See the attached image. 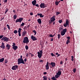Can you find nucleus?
I'll return each instance as SVG.
<instances>
[{
  "instance_id": "obj_10",
  "label": "nucleus",
  "mask_w": 80,
  "mask_h": 80,
  "mask_svg": "<svg viewBox=\"0 0 80 80\" xmlns=\"http://www.w3.org/2000/svg\"><path fill=\"white\" fill-rule=\"evenodd\" d=\"M55 16H52V18H51L50 21L51 22H53L55 21Z\"/></svg>"
},
{
  "instance_id": "obj_32",
  "label": "nucleus",
  "mask_w": 80,
  "mask_h": 80,
  "mask_svg": "<svg viewBox=\"0 0 80 80\" xmlns=\"http://www.w3.org/2000/svg\"><path fill=\"white\" fill-rule=\"evenodd\" d=\"M51 79L53 80H57V79L55 77H52V78H51Z\"/></svg>"
},
{
  "instance_id": "obj_40",
  "label": "nucleus",
  "mask_w": 80,
  "mask_h": 80,
  "mask_svg": "<svg viewBox=\"0 0 80 80\" xmlns=\"http://www.w3.org/2000/svg\"><path fill=\"white\" fill-rule=\"evenodd\" d=\"M71 58H71V60L72 61H73V60H74V59H73V56H71Z\"/></svg>"
},
{
  "instance_id": "obj_52",
  "label": "nucleus",
  "mask_w": 80,
  "mask_h": 80,
  "mask_svg": "<svg viewBox=\"0 0 80 80\" xmlns=\"http://www.w3.org/2000/svg\"><path fill=\"white\" fill-rule=\"evenodd\" d=\"M33 12H30V15L31 16H32L33 15Z\"/></svg>"
},
{
  "instance_id": "obj_58",
  "label": "nucleus",
  "mask_w": 80,
  "mask_h": 80,
  "mask_svg": "<svg viewBox=\"0 0 80 80\" xmlns=\"http://www.w3.org/2000/svg\"><path fill=\"white\" fill-rule=\"evenodd\" d=\"M28 53H27L26 54V56L27 57H28Z\"/></svg>"
},
{
  "instance_id": "obj_7",
  "label": "nucleus",
  "mask_w": 80,
  "mask_h": 80,
  "mask_svg": "<svg viewBox=\"0 0 80 80\" xmlns=\"http://www.w3.org/2000/svg\"><path fill=\"white\" fill-rule=\"evenodd\" d=\"M2 45L0 46V48L2 49H4L6 48L5 46V43L4 42H2L1 43Z\"/></svg>"
},
{
  "instance_id": "obj_8",
  "label": "nucleus",
  "mask_w": 80,
  "mask_h": 80,
  "mask_svg": "<svg viewBox=\"0 0 80 80\" xmlns=\"http://www.w3.org/2000/svg\"><path fill=\"white\" fill-rule=\"evenodd\" d=\"M31 39L33 41H36L37 40V39L35 37H34L33 35H32L31 37Z\"/></svg>"
},
{
  "instance_id": "obj_46",
  "label": "nucleus",
  "mask_w": 80,
  "mask_h": 80,
  "mask_svg": "<svg viewBox=\"0 0 80 80\" xmlns=\"http://www.w3.org/2000/svg\"><path fill=\"white\" fill-rule=\"evenodd\" d=\"M68 25H67L66 23H65L64 25H63V26L65 27H67V26Z\"/></svg>"
},
{
  "instance_id": "obj_54",
  "label": "nucleus",
  "mask_w": 80,
  "mask_h": 80,
  "mask_svg": "<svg viewBox=\"0 0 80 80\" xmlns=\"http://www.w3.org/2000/svg\"><path fill=\"white\" fill-rule=\"evenodd\" d=\"M4 2H7L8 1V0H4Z\"/></svg>"
},
{
  "instance_id": "obj_27",
  "label": "nucleus",
  "mask_w": 80,
  "mask_h": 80,
  "mask_svg": "<svg viewBox=\"0 0 80 80\" xmlns=\"http://www.w3.org/2000/svg\"><path fill=\"white\" fill-rule=\"evenodd\" d=\"M60 12H57V11L56 12V16H57V15L60 14Z\"/></svg>"
},
{
  "instance_id": "obj_63",
  "label": "nucleus",
  "mask_w": 80,
  "mask_h": 80,
  "mask_svg": "<svg viewBox=\"0 0 80 80\" xmlns=\"http://www.w3.org/2000/svg\"><path fill=\"white\" fill-rule=\"evenodd\" d=\"M60 56V54H58V56H57V57H59V56Z\"/></svg>"
},
{
  "instance_id": "obj_28",
  "label": "nucleus",
  "mask_w": 80,
  "mask_h": 80,
  "mask_svg": "<svg viewBox=\"0 0 80 80\" xmlns=\"http://www.w3.org/2000/svg\"><path fill=\"white\" fill-rule=\"evenodd\" d=\"M63 30V28L61 27L59 28V32H60L61 31H62Z\"/></svg>"
},
{
  "instance_id": "obj_4",
  "label": "nucleus",
  "mask_w": 80,
  "mask_h": 80,
  "mask_svg": "<svg viewBox=\"0 0 80 80\" xmlns=\"http://www.w3.org/2000/svg\"><path fill=\"white\" fill-rule=\"evenodd\" d=\"M67 29L66 28L64 29L61 32V35L62 36H63L65 34L66 32H67Z\"/></svg>"
},
{
  "instance_id": "obj_61",
  "label": "nucleus",
  "mask_w": 80,
  "mask_h": 80,
  "mask_svg": "<svg viewBox=\"0 0 80 80\" xmlns=\"http://www.w3.org/2000/svg\"><path fill=\"white\" fill-rule=\"evenodd\" d=\"M3 30H4L5 31L6 30V28L5 27H4Z\"/></svg>"
},
{
  "instance_id": "obj_19",
  "label": "nucleus",
  "mask_w": 80,
  "mask_h": 80,
  "mask_svg": "<svg viewBox=\"0 0 80 80\" xmlns=\"http://www.w3.org/2000/svg\"><path fill=\"white\" fill-rule=\"evenodd\" d=\"M18 48V47L16 46H15L12 47V49H14V50H16Z\"/></svg>"
},
{
  "instance_id": "obj_12",
  "label": "nucleus",
  "mask_w": 80,
  "mask_h": 80,
  "mask_svg": "<svg viewBox=\"0 0 80 80\" xmlns=\"http://www.w3.org/2000/svg\"><path fill=\"white\" fill-rule=\"evenodd\" d=\"M10 46L8 44L6 45V48L8 50H9L10 48Z\"/></svg>"
},
{
  "instance_id": "obj_48",
  "label": "nucleus",
  "mask_w": 80,
  "mask_h": 80,
  "mask_svg": "<svg viewBox=\"0 0 80 80\" xmlns=\"http://www.w3.org/2000/svg\"><path fill=\"white\" fill-rule=\"evenodd\" d=\"M18 35L19 37H20L21 36V32H18Z\"/></svg>"
},
{
  "instance_id": "obj_21",
  "label": "nucleus",
  "mask_w": 80,
  "mask_h": 80,
  "mask_svg": "<svg viewBox=\"0 0 80 80\" xmlns=\"http://www.w3.org/2000/svg\"><path fill=\"white\" fill-rule=\"evenodd\" d=\"M9 11V9L8 8H6L5 9V11L4 13L6 14V13L8 12Z\"/></svg>"
},
{
  "instance_id": "obj_29",
  "label": "nucleus",
  "mask_w": 80,
  "mask_h": 80,
  "mask_svg": "<svg viewBox=\"0 0 80 80\" xmlns=\"http://www.w3.org/2000/svg\"><path fill=\"white\" fill-rule=\"evenodd\" d=\"M59 3V2H58L57 1H55V4L56 5H58V4Z\"/></svg>"
},
{
  "instance_id": "obj_1",
  "label": "nucleus",
  "mask_w": 80,
  "mask_h": 80,
  "mask_svg": "<svg viewBox=\"0 0 80 80\" xmlns=\"http://www.w3.org/2000/svg\"><path fill=\"white\" fill-rule=\"evenodd\" d=\"M29 39L27 37H25L24 38L23 40V42L24 43H26L27 44H28L29 43Z\"/></svg>"
},
{
  "instance_id": "obj_42",
  "label": "nucleus",
  "mask_w": 80,
  "mask_h": 80,
  "mask_svg": "<svg viewBox=\"0 0 80 80\" xmlns=\"http://www.w3.org/2000/svg\"><path fill=\"white\" fill-rule=\"evenodd\" d=\"M49 37H54V36H53L52 34H50L49 35Z\"/></svg>"
},
{
  "instance_id": "obj_20",
  "label": "nucleus",
  "mask_w": 80,
  "mask_h": 80,
  "mask_svg": "<svg viewBox=\"0 0 80 80\" xmlns=\"http://www.w3.org/2000/svg\"><path fill=\"white\" fill-rule=\"evenodd\" d=\"M43 80H47V79H48V78L46 76H44L43 77Z\"/></svg>"
},
{
  "instance_id": "obj_39",
  "label": "nucleus",
  "mask_w": 80,
  "mask_h": 80,
  "mask_svg": "<svg viewBox=\"0 0 80 80\" xmlns=\"http://www.w3.org/2000/svg\"><path fill=\"white\" fill-rule=\"evenodd\" d=\"M39 53L42 54L43 53V51L42 50L39 51Z\"/></svg>"
},
{
  "instance_id": "obj_37",
  "label": "nucleus",
  "mask_w": 80,
  "mask_h": 80,
  "mask_svg": "<svg viewBox=\"0 0 80 80\" xmlns=\"http://www.w3.org/2000/svg\"><path fill=\"white\" fill-rule=\"evenodd\" d=\"M70 42H69V40H67V42H66V44H68V43H70Z\"/></svg>"
},
{
  "instance_id": "obj_64",
  "label": "nucleus",
  "mask_w": 80,
  "mask_h": 80,
  "mask_svg": "<svg viewBox=\"0 0 80 80\" xmlns=\"http://www.w3.org/2000/svg\"><path fill=\"white\" fill-rule=\"evenodd\" d=\"M55 21L53 22V24L54 25H55Z\"/></svg>"
},
{
  "instance_id": "obj_30",
  "label": "nucleus",
  "mask_w": 80,
  "mask_h": 80,
  "mask_svg": "<svg viewBox=\"0 0 80 80\" xmlns=\"http://www.w3.org/2000/svg\"><path fill=\"white\" fill-rule=\"evenodd\" d=\"M26 49V50H28V49L29 48L28 45H26L25 47Z\"/></svg>"
},
{
  "instance_id": "obj_9",
  "label": "nucleus",
  "mask_w": 80,
  "mask_h": 80,
  "mask_svg": "<svg viewBox=\"0 0 80 80\" xmlns=\"http://www.w3.org/2000/svg\"><path fill=\"white\" fill-rule=\"evenodd\" d=\"M40 7L41 8H44L46 7V6H45V3H41L40 4Z\"/></svg>"
},
{
  "instance_id": "obj_34",
  "label": "nucleus",
  "mask_w": 80,
  "mask_h": 80,
  "mask_svg": "<svg viewBox=\"0 0 80 80\" xmlns=\"http://www.w3.org/2000/svg\"><path fill=\"white\" fill-rule=\"evenodd\" d=\"M55 77L56 78H58L59 77H60V76L56 74L55 75Z\"/></svg>"
},
{
  "instance_id": "obj_44",
  "label": "nucleus",
  "mask_w": 80,
  "mask_h": 80,
  "mask_svg": "<svg viewBox=\"0 0 80 80\" xmlns=\"http://www.w3.org/2000/svg\"><path fill=\"white\" fill-rule=\"evenodd\" d=\"M4 37L3 35L0 36V39H2Z\"/></svg>"
},
{
  "instance_id": "obj_41",
  "label": "nucleus",
  "mask_w": 80,
  "mask_h": 80,
  "mask_svg": "<svg viewBox=\"0 0 80 80\" xmlns=\"http://www.w3.org/2000/svg\"><path fill=\"white\" fill-rule=\"evenodd\" d=\"M25 23H22V24H21V26H23L25 25Z\"/></svg>"
},
{
  "instance_id": "obj_35",
  "label": "nucleus",
  "mask_w": 80,
  "mask_h": 80,
  "mask_svg": "<svg viewBox=\"0 0 80 80\" xmlns=\"http://www.w3.org/2000/svg\"><path fill=\"white\" fill-rule=\"evenodd\" d=\"M8 62V60L7 59H6L4 60V63H7Z\"/></svg>"
},
{
  "instance_id": "obj_22",
  "label": "nucleus",
  "mask_w": 80,
  "mask_h": 80,
  "mask_svg": "<svg viewBox=\"0 0 80 80\" xmlns=\"http://www.w3.org/2000/svg\"><path fill=\"white\" fill-rule=\"evenodd\" d=\"M4 59L3 58H2L1 59H0V62H2L4 61Z\"/></svg>"
},
{
  "instance_id": "obj_24",
  "label": "nucleus",
  "mask_w": 80,
  "mask_h": 80,
  "mask_svg": "<svg viewBox=\"0 0 80 80\" xmlns=\"http://www.w3.org/2000/svg\"><path fill=\"white\" fill-rule=\"evenodd\" d=\"M32 32H33L35 33L34 34V36H35L37 33V32L36 31V30H33Z\"/></svg>"
},
{
  "instance_id": "obj_6",
  "label": "nucleus",
  "mask_w": 80,
  "mask_h": 80,
  "mask_svg": "<svg viewBox=\"0 0 80 80\" xmlns=\"http://www.w3.org/2000/svg\"><path fill=\"white\" fill-rule=\"evenodd\" d=\"M18 68V66L16 65L13 66L12 68V69L13 70H16Z\"/></svg>"
},
{
  "instance_id": "obj_5",
  "label": "nucleus",
  "mask_w": 80,
  "mask_h": 80,
  "mask_svg": "<svg viewBox=\"0 0 80 80\" xmlns=\"http://www.w3.org/2000/svg\"><path fill=\"white\" fill-rule=\"evenodd\" d=\"M9 38H7V37H3L1 39L2 40H3L4 41H6V42H8V41Z\"/></svg>"
},
{
  "instance_id": "obj_60",
  "label": "nucleus",
  "mask_w": 80,
  "mask_h": 80,
  "mask_svg": "<svg viewBox=\"0 0 80 80\" xmlns=\"http://www.w3.org/2000/svg\"><path fill=\"white\" fill-rule=\"evenodd\" d=\"M22 58V55H21L20 56V58H18V59H23V58Z\"/></svg>"
},
{
  "instance_id": "obj_3",
  "label": "nucleus",
  "mask_w": 80,
  "mask_h": 80,
  "mask_svg": "<svg viewBox=\"0 0 80 80\" xmlns=\"http://www.w3.org/2000/svg\"><path fill=\"white\" fill-rule=\"evenodd\" d=\"M23 18H20L19 19H17L15 21V23H17L18 22H21L23 20Z\"/></svg>"
},
{
  "instance_id": "obj_31",
  "label": "nucleus",
  "mask_w": 80,
  "mask_h": 80,
  "mask_svg": "<svg viewBox=\"0 0 80 80\" xmlns=\"http://www.w3.org/2000/svg\"><path fill=\"white\" fill-rule=\"evenodd\" d=\"M7 28L9 30H10V28L9 25L7 24Z\"/></svg>"
},
{
  "instance_id": "obj_56",
  "label": "nucleus",
  "mask_w": 80,
  "mask_h": 80,
  "mask_svg": "<svg viewBox=\"0 0 80 80\" xmlns=\"http://www.w3.org/2000/svg\"><path fill=\"white\" fill-rule=\"evenodd\" d=\"M24 61L26 62L27 61V59L26 58H25L24 60Z\"/></svg>"
},
{
  "instance_id": "obj_38",
  "label": "nucleus",
  "mask_w": 80,
  "mask_h": 80,
  "mask_svg": "<svg viewBox=\"0 0 80 80\" xmlns=\"http://www.w3.org/2000/svg\"><path fill=\"white\" fill-rule=\"evenodd\" d=\"M58 38L59 39H60V34H58Z\"/></svg>"
},
{
  "instance_id": "obj_57",
  "label": "nucleus",
  "mask_w": 80,
  "mask_h": 80,
  "mask_svg": "<svg viewBox=\"0 0 80 80\" xmlns=\"http://www.w3.org/2000/svg\"><path fill=\"white\" fill-rule=\"evenodd\" d=\"M47 72H43V74L45 75L47 74Z\"/></svg>"
},
{
  "instance_id": "obj_14",
  "label": "nucleus",
  "mask_w": 80,
  "mask_h": 80,
  "mask_svg": "<svg viewBox=\"0 0 80 80\" xmlns=\"http://www.w3.org/2000/svg\"><path fill=\"white\" fill-rule=\"evenodd\" d=\"M36 2L37 1L36 0H34L32 2V4L33 5V6H35L36 4Z\"/></svg>"
},
{
  "instance_id": "obj_51",
  "label": "nucleus",
  "mask_w": 80,
  "mask_h": 80,
  "mask_svg": "<svg viewBox=\"0 0 80 80\" xmlns=\"http://www.w3.org/2000/svg\"><path fill=\"white\" fill-rule=\"evenodd\" d=\"M35 6H36V7H39V4H35Z\"/></svg>"
},
{
  "instance_id": "obj_59",
  "label": "nucleus",
  "mask_w": 80,
  "mask_h": 80,
  "mask_svg": "<svg viewBox=\"0 0 80 80\" xmlns=\"http://www.w3.org/2000/svg\"><path fill=\"white\" fill-rule=\"evenodd\" d=\"M51 41H53V38H52L51 39Z\"/></svg>"
},
{
  "instance_id": "obj_33",
  "label": "nucleus",
  "mask_w": 80,
  "mask_h": 80,
  "mask_svg": "<svg viewBox=\"0 0 80 80\" xmlns=\"http://www.w3.org/2000/svg\"><path fill=\"white\" fill-rule=\"evenodd\" d=\"M44 17V16L43 15H42V14L41 13V14H40V18H43Z\"/></svg>"
},
{
  "instance_id": "obj_23",
  "label": "nucleus",
  "mask_w": 80,
  "mask_h": 80,
  "mask_svg": "<svg viewBox=\"0 0 80 80\" xmlns=\"http://www.w3.org/2000/svg\"><path fill=\"white\" fill-rule=\"evenodd\" d=\"M66 24L68 25H69V21L68 19H67L66 21Z\"/></svg>"
},
{
  "instance_id": "obj_16",
  "label": "nucleus",
  "mask_w": 80,
  "mask_h": 80,
  "mask_svg": "<svg viewBox=\"0 0 80 80\" xmlns=\"http://www.w3.org/2000/svg\"><path fill=\"white\" fill-rule=\"evenodd\" d=\"M50 64L51 65L52 67H55V63L54 62H51L50 63Z\"/></svg>"
},
{
  "instance_id": "obj_2",
  "label": "nucleus",
  "mask_w": 80,
  "mask_h": 80,
  "mask_svg": "<svg viewBox=\"0 0 80 80\" xmlns=\"http://www.w3.org/2000/svg\"><path fill=\"white\" fill-rule=\"evenodd\" d=\"M18 64L19 65L21 63L25 64V63L23 59H18Z\"/></svg>"
},
{
  "instance_id": "obj_25",
  "label": "nucleus",
  "mask_w": 80,
  "mask_h": 80,
  "mask_svg": "<svg viewBox=\"0 0 80 80\" xmlns=\"http://www.w3.org/2000/svg\"><path fill=\"white\" fill-rule=\"evenodd\" d=\"M13 18L14 19H16L17 18V16L16 15V14H15V15H14L13 16Z\"/></svg>"
},
{
  "instance_id": "obj_62",
  "label": "nucleus",
  "mask_w": 80,
  "mask_h": 80,
  "mask_svg": "<svg viewBox=\"0 0 80 80\" xmlns=\"http://www.w3.org/2000/svg\"><path fill=\"white\" fill-rule=\"evenodd\" d=\"M60 64H62V62L61 61L60 62Z\"/></svg>"
},
{
  "instance_id": "obj_43",
  "label": "nucleus",
  "mask_w": 80,
  "mask_h": 80,
  "mask_svg": "<svg viewBox=\"0 0 80 80\" xmlns=\"http://www.w3.org/2000/svg\"><path fill=\"white\" fill-rule=\"evenodd\" d=\"M51 56H54V57H55V55H54V54H53V53H51Z\"/></svg>"
},
{
  "instance_id": "obj_11",
  "label": "nucleus",
  "mask_w": 80,
  "mask_h": 80,
  "mask_svg": "<svg viewBox=\"0 0 80 80\" xmlns=\"http://www.w3.org/2000/svg\"><path fill=\"white\" fill-rule=\"evenodd\" d=\"M46 68V70L49 69V66H48V62L46 64V65L45 66Z\"/></svg>"
},
{
  "instance_id": "obj_45",
  "label": "nucleus",
  "mask_w": 80,
  "mask_h": 80,
  "mask_svg": "<svg viewBox=\"0 0 80 80\" xmlns=\"http://www.w3.org/2000/svg\"><path fill=\"white\" fill-rule=\"evenodd\" d=\"M76 71V68H74L73 69V72H75Z\"/></svg>"
},
{
  "instance_id": "obj_49",
  "label": "nucleus",
  "mask_w": 80,
  "mask_h": 80,
  "mask_svg": "<svg viewBox=\"0 0 80 80\" xmlns=\"http://www.w3.org/2000/svg\"><path fill=\"white\" fill-rule=\"evenodd\" d=\"M58 22L60 23H61L62 22V20H59Z\"/></svg>"
},
{
  "instance_id": "obj_55",
  "label": "nucleus",
  "mask_w": 80,
  "mask_h": 80,
  "mask_svg": "<svg viewBox=\"0 0 80 80\" xmlns=\"http://www.w3.org/2000/svg\"><path fill=\"white\" fill-rule=\"evenodd\" d=\"M40 14H41V13H38L37 14V15L38 16H40Z\"/></svg>"
},
{
  "instance_id": "obj_18",
  "label": "nucleus",
  "mask_w": 80,
  "mask_h": 80,
  "mask_svg": "<svg viewBox=\"0 0 80 80\" xmlns=\"http://www.w3.org/2000/svg\"><path fill=\"white\" fill-rule=\"evenodd\" d=\"M37 22L39 24H42V21L41 20V19H38L37 20Z\"/></svg>"
},
{
  "instance_id": "obj_47",
  "label": "nucleus",
  "mask_w": 80,
  "mask_h": 80,
  "mask_svg": "<svg viewBox=\"0 0 80 80\" xmlns=\"http://www.w3.org/2000/svg\"><path fill=\"white\" fill-rule=\"evenodd\" d=\"M16 44L15 43H13V45H12V47L15 46Z\"/></svg>"
},
{
  "instance_id": "obj_26",
  "label": "nucleus",
  "mask_w": 80,
  "mask_h": 80,
  "mask_svg": "<svg viewBox=\"0 0 80 80\" xmlns=\"http://www.w3.org/2000/svg\"><path fill=\"white\" fill-rule=\"evenodd\" d=\"M22 29L21 28H19L18 31V33H21Z\"/></svg>"
},
{
  "instance_id": "obj_50",
  "label": "nucleus",
  "mask_w": 80,
  "mask_h": 80,
  "mask_svg": "<svg viewBox=\"0 0 80 80\" xmlns=\"http://www.w3.org/2000/svg\"><path fill=\"white\" fill-rule=\"evenodd\" d=\"M44 62V61H43V60H42V59L40 60V61H39V62Z\"/></svg>"
},
{
  "instance_id": "obj_17",
  "label": "nucleus",
  "mask_w": 80,
  "mask_h": 80,
  "mask_svg": "<svg viewBox=\"0 0 80 80\" xmlns=\"http://www.w3.org/2000/svg\"><path fill=\"white\" fill-rule=\"evenodd\" d=\"M62 73V72H61V71L59 70L58 71V73H56V74L58 75L59 76H60L61 75V74Z\"/></svg>"
},
{
  "instance_id": "obj_15",
  "label": "nucleus",
  "mask_w": 80,
  "mask_h": 80,
  "mask_svg": "<svg viewBox=\"0 0 80 80\" xmlns=\"http://www.w3.org/2000/svg\"><path fill=\"white\" fill-rule=\"evenodd\" d=\"M27 33V32L26 31H24L22 33V36L23 37L26 35Z\"/></svg>"
},
{
  "instance_id": "obj_36",
  "label": "nucleus",
  "mask_w": 80,
  "mask_h": 80,
  "mask_svg": "<svg viewBox=\"0 0 80 80\" xmlns=\"http://www.w3.org/2000/svg\"><path fill=\"white\" fill-rule=\"evenodd\" d=\"M13 32H14V33L16 34V33H18V32L17 30H15Z\"/></svg>"
},
{
  "instance_id": "obj_53",
  "label": "nucleus",
  "mask_w": 80,
  "mask_h": 80,
  "mask_svg": "<svg viewBox=\"0 0 80 80\" xmlns=\"http://www.w3.org/2000/svg\"><path fill=\"white\" fill-rule=\"evenodd\" d=\"M67 38L68 39V40H69L70 39V38L69 37H67Z\"/></svg>"
},
{
  "instance_id": "obj_13",
  "label": "nucleus",
  "mask_w": 80,
  "mask_h": 80,
  "mask_svg": "<svg viewBox=\"0 0 80 80\" xmlns=\"http://www.w3.org/2000/svg\"><path fill=\"white\" fill-rule=\"evenodd\" d=\"M38 57L39 58H41V57H42V54L40 53L39 52H38Z\"/></svg>"
}]
</instances>
